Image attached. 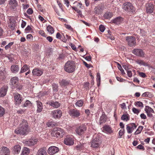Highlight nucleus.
Wrapping results in <instances>:
<instances>
[{"mask_svg":"<svg viewBox=\"0 0 155 155\" xmlns=\"http://www.w3.org/2000/svg\"><path fill=\"white\" fill-rule=\"evenodd\" d=\"M43 70L38 68H35L32 71L33 75L34 76H40L43 73Z\"/></svg>","mask_w":155,"mask_h":155,"instance_id":"nucleus-17","label":"nucleus"},{"mask_svg":"<svg viewBox=\"0 0 155 155\" xmlns=\"http://www.w3.org/2000/svg\"><path fill=\"white\" fill-rule=\"evenodd\" d=\"M28 69L29 68H28L27 65L26 64H25L21 68L20 73H21L25 72L27 71Z\"/></svg>","mask_w":155,"mask_h":155,"instance_id":"nucleus-35","label":"nucleus"},{"mask_svg":"<svg viewBox=\"0 0 155 155\" xmlns=\"http://www.w3.org/2000/svg\"><path fill=\"white\" fill-rule=\"evenodd\" d=\"M27 12L28 14L29 15H31L33 13V11L32 8H30L28 9L27 10Z\"/></svg>","mask_w":155,"mask_h":155,"instance_id":"nucleus-56","label":"nucleus"},{"mask_svg":"<svg viewBox=\"0 0 155 155\" xmlns=\"http://www.w3.org/2000/svg\"><path fill=\"white\" fill-rule=\"evenodd\" d=\"M37 140L36 139H31L25 142V144L28 146L34 145L37 143Z\"/></svg>","mask_w":155,"mask_h":155,"instance_id":"nucleus-18","label":"nucleus"},{"mask_svg":"<svg viewBox=\"0 0 155 155\" xmlns=\"http://www.w3.org/2000/svg\"><path fill=\"white\" fill-rule=\"evenodd\" d=\"M28 123L27 121L23 120L19 127L15 130V133L17 134H26L28 131Z\"/></svg>","mask_w":155,"mask_h":155,"instance_id":"nucleus-1","label":"nucleus"},{"mask_svg":"<svg viewBox=\"0 0 155 155\" xmlns=\"http://www.w3.org/2000/svg\"><path fill=\"white\" fill-rule=\"evenodd\" d=\"M132 111L134 113L137 114L139 113L140 111L138 109L134 107L132 108Z\"/></svg>","mask_w":155,"mask_h":155,"instance_id":"nucleus-50","label":"nucleus"},{"mask_svg":"<svg viewBox=\"0 0 155 155\" xmlns=\"http://www.w3.org/2000/svg\"><path fill=\"white\" fill-rule=\"evenodd\" d=\"M103 9L102 6L98 5L94 9V12L96 14H101L103 12Z\"/></svg>","mask_w":155,"mask_h":155,"instance_id":"nucleus-19","label":"nucleus"},{"mask_svg":"<svg viewBox=\"0 0 155 155\" xmlns=\"http://www.w3.org/2000/svg\"><path fill=\"white\" fill-rule=\"evenodd\" d=\"M146 32H145L144 30L142 29L140 30V34L142 36H145L146 35Z\"/></svg>","mask_w":155,"mask_h":155,"instance_id":"nucleus-63","label":"nucleus"},{"mask_svg":"<svg viewBox=\"0 0 155 155\" xmlns=\"http://www.w3.org/2000/svg\"><path fill=\"white\" fill-rule=\"evenodd\" d=\"M83 104V102L81 100H80L77 101L76 103V105L78 107L82 106Z\"/></svg>","mask_w":155,"mask_h":155,"instance_id":"nucleus-41","label":"nucleus"},{"mask_svg":"<svg viewBox=\"0 0 155 155\" xmlns=\"http://www.w3.org/2000/svg\"><path fill=\"white\" fill-rule=\"evenodd\" d=\"M74 4H75L76 6V7L81 8H82V4L81 2H75L74 3Z\"/></svg>","mask_w":155,"mask_h":155,"instance_id":"nucleus-45","label":"nucleus"},{"mask_svg":"<svg viewBox=\"0 0 155 155\" xmlns=\"http://www.w3.org/2000/svg\"><path fill=\"white\" fill-rule=\"evenodd\" d=\"M38 33L39 34L41 35L42 36L45 37H46L45 34L43 31L42 30H40Z\"/></svg>","mask_w":155,"mask_h":155,"instance_id":"nucleus-58","label":"nucleus"},{"mask_svg":"<svg viewBox=\"0 0 155 155\" xmlns=\"http://www.w3.org/2000/svg\"><path fill=\"white\" fill-rule=\"evenodd\" d=\"M69 114L71 116L74 118L78 117L80 115L79 110L74 109L70 110Z\"/></svg>","mask_w":155,"mask_h":155,"instance_id":"nucleus-9","label":"nucleus"},{"mask_svg":"<svg viewBox=\"0 0 155 155\" xmlns=\"http://www.w3.org/2000/svg\"><path fill=\"white\" fill-rule=\"evenodd\" d=\"M76 68L75 63L73 61H68L65 64L64 70L68 73L74 72Z\"/></svg>","mask_w":155,"mask_h":155,"instance_id":"nucleus-2","label":"nucleus"},{"mask_svg":"<svg viewBox=\"0 0 155 155\" xmlns=\"http://www.w3.org/2000/svg\"><path fill=\"white\" fill-rule=\"evenodd\" d=\"M87 129L86 127L84 124H82L76 128L75 130L76 133L79 135H81L84 134Z\"/></svg>","mask_w":155,"mask_h":155,"instance_id":"nucleus-6","label":"nucleus"},{"mask_svg":"<svg viewBox=\"0 0 155 155\" xmlns=\"http://www.w3.org/2000/svg\"><path fill=\"white\" fill-rule=\"evenodd\" d=\"M143 128V127L142 126H140L139 127L136 131L134 133L135 135H137L140 134Z\"/></svg>","mask_w":155,"mask_h":155,"instance_id":"nucleus-37","label":"nucleus"},{"mask_svg":"<svg viewBox=\"0 0 155 155\" xmlns=\"http://www.w3.org/2000/svg\"><path fill=\"white\" fill-rule=\"evenodd\" d=\"M11 69L13 73H16L19 71V68L18 65H13L11 66Z\"/></svg>","mask_w":155,"mask_h":155,"instance_id":"nucleus-24","label":"nucleus"},{"mask_svg":"<svg viewBox=\"0 0 155 155\" xmlns=\"http://www.w3.org/2000/svg\"><path fill=\"white\" fill-rule=\"evenodd\" d=\"M64 26L66 28L70 30H72L73 29V28L71 27V26L70 25L65 24L64 25Z\"/></svg>","mask_w":155,"mask_h":155,"instance_id":"nucleus-60","label":"nucleus"},{"mask_svg":"<svg viewBox=\"0 0 155 155\" xmlns=\"http://www.w3.org/2000/svg\"><path fill=\"white\" fill-rule=\"evenodd\" d=\"M13 42H11L5 47L6 50H8L11 47V46L13 44Z\"/></svg>","mask_w":155,"mask_h":155,"instance_id":"nucleus-47","label":"nucleus"},{"mask_svg":"<svg viewBox=\"0 0 155 155\" xmlns=\"http://www.w3.org/2000/svg\"><path fill=\"white\" fill-rule=\"evenodd\" d=\"M97 85H99L100 84V82L101 80V77L100 74L99 73H97Z\"/></svg>","mask_w":155,"mask_h":155,"instance_id":"nucleus-43","label":"nucleus"},{"mask_svg":"<svg viewBox=\"0 0 155 155\" xmlns=\"http://www.w3.org/2000/svg\"><path fill=\"white\" fill-rule=\"evenodd\" d=\"M150 94V92H145L142 95V97H148L149 96V94Z\"/></svg>","mask_w":155,"mask_h":155,"instance_id":"nucleus-62","label":"nucleus"},{"mask_svg":"<svg viewBox=\"0 0 155 155\" xmlns=\"http://www.w3.org/2000/svg\"><path fill=\"white\" fill-rule=\"evenodd\" d=\"M5 114V110L4 109L0 106V117H2Z\"/></svg>","mask_w":155,"mask_h":155,"instance_id":"nucleus-46","label":"nucleus"},{"mask_svg":"<svg viewBox=\"0 0 155 155\" xmlns=\"http://www.w3.org/2000/svg\"><path fill=\"white\" fill-rule=\"evenodd\" d=\"M11 85L12 89L15 88V86H17L18 84V78L17 77H14L11 79Z\"/></svg>","mask_w":155,"mask_h":155,"instance_id":"nucleus-15","label":"nucleus"},{"mask_svg":"<svg viewBox=\"0 0 155 155\" xmlns=\"http://www.w3.org/2000/svg\"><path fill=\"white\" fill-rule=\"evenodd\" d=\"M59 148L55 146H51L49 147L48 150V153L50 155H53L59 151Z\"/></svg>","mask_w":155,"mask_h":155,"instance_id":"nucleus-14","label":"nucleus"},{"mask_svg":"<svg viewBox=\"0 0 155 155\" xmlns=\"http://www.w3.org/2000/svg\"><path fill=\"white\" fill-rule=\"evenodd\" d=\"M2 151L5 154V155H8L9 150L8 149L5 147H3L2 148Z\"/></svg>","mask_w":155,"mask_h":155,"instance_id":"nucleus-33","label":"nucleus"},{"mask_svg":"<svg viewBox=\"0 0 155 155\" xmlns=\"http://www.w3.org/2000/svg\"><path fill=\"white\" fill-rule=\"evenodd\" d=\"M136 62L140 65H143L145 66L146 65L145 63L142 60H137L136 61Z\"/></svg>","mask_w":155,"mask_h":155,"instance_id":"nucleus-40","label":"nucleus"},{"mask_svg":"<svg viewBox=\"0 0 155 155\" xmlns=\"http://www.w3.org/2000/svg\"><path fill=\"white\" fill-rule=\"evenodd\" d=\"M139 74L140 77L143 78H144L147 77V76L143 72H139Z\"/></svg>","mask_w":155,"mask_h":155,"instance_id":"nucleus-55","label":"nucleus"},{"mask_svg":"<svg viewBox=\"0 0 155 155\" xmlns=\"http://www.w3.org/2000/svg\"><path fill=\"white\" fill-rule=\"evenodd\" d=\"M130 119V117L128 114H123L121 117V119L122 120L127 121Z\"/></svg>","mask_w":155,"mask_h":155,"instance_id":"nucleus-34","label":"nucleus"},{"mask_svg":"<svg viewBox=\"0 0 155 155\" xmlns=\"http://www.w3.org/2000/svg\"><path fill=\"white\" fill-rule=\"evenodd\" d=\"M33 36L31 34H28L27 35L26 37L28 41H31V40H32L33 39Z\"/></svg>","mask_w":155,"mask_h":155,"instance_id":"nucleus-52","label":"nucleus"},{"mask_svg":"<svg viewBox=\"0 0 155 155\" xmlns=\"http://www.w3.org/2000/svg\"><path fill=\"white\" fill-rule=\"evenodd\" d=\"M126 129L127 133L129 134L131 133L133 130L130 126L128 125H127Z\"/></svg>","mask_w":155,"mask_h":155,"instance_id":"nucleus-44","label":"nucleus"},{"mask_svg":"<svg viewBox=\"0 0 155 155\" xmlns=\"http://www.w3.org/2000/svg\"><path fill=\"white\" fill-rule=\"evenodd\" d=\"M15 104L16 105H19L23 101V99L20 94L18 93L14 94Z\"/></svg>","mask_w":155,"mask_h":155,"instance_id":"nucleus-7","label":"nucleus"},{"mask_svg":"<svg viewBox=\"0 0 155 155\" xmlns=\"http://www.w3.org/2000/svg\"><path fill=\"white\" fill-rule=\"evenodd\" d=\"M123 21V18L121 17H117L111 21L112 23L117 24H120Z\"/></svg>","mask_w":155,"mask_h":155,"instance_id":"nucleus-26","label":"nucleus"},{"mask_svg":"<svg viewBox=\"0 0 155 155\" xmlns=\"http://www.w3.org/2000/svg\"><path fill=\"white\" fill-rule=\"evenodd\" d=\"M135 105L139 107H143V104L140 101L135 102Z\"/></svg>","mask_w":155,"mask_h":155,"instance_id":"nucleus-42","label":"nucleus"},{"mask_svg":"<svg viewBox=\"0 0 155 155\" xmlns=\"http://www.w3.org/2000/svg\"><path fill=\"white\" fill-rule=\"evenodd\" d=\"M103 129L105 132L109 133H111L112 132L111 127L108 125H106L104 126L103 127Z\"/></svg>","mask_w":155,"mask_h":155,"instance_id":"nucleus-29","label":"nucleus"},{"mask_svg":"<svg viewBox=\"0 0 155 155\" xmlns=\"http://www.w3.org/2000/svg\"><path fill=\"white\" fill-rule=\"evenodd\" d=\"M144 110L147 113L148 117L150 118L153 117L152 113H154V111L151 107L149 106H146Z\"/></svg>","mask_w":155,"mask_h":155,"instance_id":"nucleus-13","label":"nucleus"},{"mask_svg":"<svg viewBox=\"0 0 155 155\" xmlns=\"http://www.w3.org/2000/svg\"><path fill=\"white\" fill-rule=\"evenodd\" d=\"M54 91L57 92V91L58 86L56 84H54L52 85Z\"/></svg>","mask_w":155,"mask_h":155,"instance_id":"nucleus-54","label":"nucleus"},{"mask_svg":"<svg viewBox=\"0 0 155 155\" xmlns=\"http://www.w3.org/2000/svg\"><path fill=\"white\" fill-rule=\"evenodd\" d=\"M47 104H49L51 106L55 108H57L59 107L61 104L58 102H54L53 101H49L47 103Z\"/></svg>","mask_w":155,"mask_h":155,"instance_id":"nucleus-21","label":"nucleus"},{"mask_svg":"<svg viewBox=\"0 0 155 155\" xmlns=\"http://www.w3.org/2000/svg\"><path fill=\"white\" fill-rule=\"evenodd\" d=\"M48 31L51 34H53L54 32V29L51 25H48L47 28Z\"/></svg>","mask_w":155,"mask_h":155,"instance_id":"nucleus-38","label":"nucleus"},{"mask_svg":"<svg viewBox=\"0 0 155 155\" xmlns=\"http://www.w3.org/2000/svg\"><path fill=\"white\" fill-rule=\"evenodd\" d=\"M53 132H54L55 136L57 137L59 136H62L64 134V130L59 128H54L53 130Z\"/></svg>","mask_w":155,"mask_h":155,"instance_id":"nucleus-8","label":"nucleus"},{"mask_svg":"<svg viewBox=\"0 0 155 155\" xmlns=\"http://www.w3.org/2000/svg\"><path fill=\"white\" fill-rule=\"evenodd\" d=\"M122 8L124 10L130 13H132L135 11V8L133 4L129 2L124 3L123 5Z\"/></svg>","mask_w":155,"mask_h":155,"instance_id":"nucleus-3","label":"nucleus"},{"mask_svg":"<svg viewBox=\"0 0 155 155\" xmlns=\"http://www.w3.org/2000/svg\"><path fill=\"white\" fill-rule=\"evenodd\" d=\"M108 33L109 34V36H107V37L109 38H110L111 40H114V37L113 36H112L110 33V31H108Z\"/></svg>","mask_w":155,"mask_h":155,"instance_id":"nucleus-57","label":"nucleus"},{"mask_svg":"<svg viewBox=\"0 0 155 155\" xmlns=\"http://www.w3.org/2000/svg\"><path fill=\"white\" fill-rule=\"evenodd\" d=\"M17 86H15V88H17V89H18L19 90H20L22 88V85L21 84H18L17 85Z\"/></svg>","mask_w":155,"mask_h":155,"instance_id":"nucleus-61","label":"nucleus"},{"mask_svg":"<svg viewBox=\"0 0 155 155\" xmlns=\"http://www.w3.org/2000/svg\"><path fill=\"white\" fill-rule=\"evenodd\" d=\"M32 28L31 26L29 25H28L27 26V27L25 29V32L26 33L27 32V31H30L31 30Z\"/></svg>","mask_w":155,"mask_h":155,"instance_id":"nucleus-59","label":"nucleus"},{"mask_svg":"<svg viewBox=\"0 0 155 155\" xmlns=\"http://www.w3.org/2000/svg\"><path fill=\"white\" fill-rule=\"evenodd\" d=\"M30 152V150L27 147H25L23 149L22 155H27Z\"/></svg>","mask_w":155,"mask_h":155,"instance_id":"nucleus-31","label":"nucleus"},{"mask_svg":"<svg viewBox=\"0 0 155 155\" xmlns=\"http://www.w3.org/2000/svg\"><path fill=\"white\" fill-rule=\"evenodd\" d=\"M47 126L49 127H53L57 125V124L54 122L52 121H49L46 124Z\"/></svg>","mask_w":155,"mask_h":155,"instance_id":"nucleus-32","label":"nucleus"},{"mask_svg":"<svg viewBox=\"0 0 155 155\" xmlns=\"http://www.w3.org/2000/svg\"><path fill=\"white\" fill-rule=\"evenodd\" d=\"M133 53L137 56L143 57L144 55V53L143 51L139 49H135L133 50Z\"/></svg>","mask_w":155,"mask_h":155,"instance_id":"nucleus-16","label":"nucleus"},{"mask_svg":"<svg viewBox=\"0 0 155 155\" xmlns=\"http://www.w3.org/2000/svg\"><path fill=\"white\" fill-rule=\"evenodd\" d=\"M64 143L66 145L69 146L72 145L74 143V140L72 137L69 136H67L65 138Z\"/></svg>","mask_w":155,"mask_h":155,"instance_id":"nucleus-12","label":"nucleus"},{"mask_svg":"<svg viewBox=\"0 0 155 155\" xmlns=\"http://www.w3.org/2000/svg\"><path fill=\"white\" fill-rule=\"evenodd\" d=\"M113 16V14L110 12H106L104 15V18L109 19L111 18Z\"/></svg>","mask_w":155,"mask_h":155,"instance_id":"nucleus-30","label":"nucleus"},{"mask_svg":"<svg viewBox=\"0 0 155 155\" xmlns=\"http://www.w3.org/2000/svg\"><path fill=\"white\" fill-rule=\"evenodd\" d=\"M105 28L104 27V26L102 25H101L99 26V29L100 30V31L102 32H103L104 31V30H105Z\"/></svg>","mask_w":155,"mask_h":155,"instance_id":"nucleus-49","label":"nucleus"},{"mask_svg":"<svg viewBox=\"0 0 155 155\" xmlns=\"http://www.w3.org/2000/svg\"><path fill=\"white\" fill-rule=\"evenodd\" d=\"M9 26L11 27H12L13 28L15 26V21H14L12 23V21L10 20L9 23Z\"/></svg>","mask_w":155,"mask_h":155,"instance_id":"nucleus-53","label":"nucleus"},{"mask_svg":"<svg viewBox=\"0 0 155 155\" xmlns=\"http://www.w3.org/2000/svg\"><path fill=\"white\" fill-rule=\"evenodd\" d=\"M155 9V4L154 5L153 4L150 3L146 4V10L147 13H152Z\"/></svg>","mask_w":155,"mask_h":155,"instance_id":"nucleus-11","label":"nucleus"},{"mask_svg":"<svg viewBox=\"0 0 155 155\" xmlns=\"http://www.w3.org/2000/svg\"><path fill=\"white\" fill-rule=\"evenodd\" d=\"M32 106V104L29 100L26 101L25 104L23 105V107H31Z\"/></svg>","mask_w":155,"mask_h":155,"instance_id":"nucleus-36","label":"nucleus"},{"mask_svg":"<svg viewBox=\"0 0 155 155\" xmlns=\"http://www.w3.org/2000/svg\"><path fill=\"white\" fill-rule=\"evenodd\" d=\"M126 40L129 46L133 47L136 45V39L135 37L132 36L127 37L126 38Z\"/></svg>","mask_w":155,"mask_h":155,"instance_id":"nucleus-5","label":"nucleus"},{"mask_svg":"<svg viewBox=\"0 0 155 155\" xmlns=\"http://www.w3.org/2000/svg\"><path fill=\"white\" fill-rule=\"evenodd\" d=\"M9 5L12 9H14L18 5V3L16 0H10Z\"/></svg>","mask_w":155,"mask_h":155,"instance_id":"nucleus-23","label":"nucleus"},{"mask_svg":"<svg viewBox=\"0 0 155 155\" xmlns=\"http://www.w3.org/2000/svg\"><path fill=\"white\" fill-rule=\"evenodd\" d=\"M130 126L133 130L135 129L137 127V126L134 123L130 124Z\"/></svg>","mask_w":155,"mask_h":155,"instance_id":"nucleus-51","label":"nucleus"},{"mask_svg":"<svg viewBox=\"0 0 155 155\" xmlns=\"http://www.w3.org/2000/svg\"><path fill=\"white\" fill-rule=\"evenodd\" d=\"M46 151V147H43L40 148L37 152V155H48Z\"/></svg>","mask_w":155,"mask_h":155,"instance_id":"nucleus-20","label":"nucleus"},{"mask_svg":"<svg viewBox=\"0 0 155 155\" xmlns=\"http://www.w3.org/2000/svg\"><path fill=\"white\" fill-rule=\"evenodd\" d=\"M51 115L52 117L54 118H59L61 117L62 112L60 110H56L51 112Z\"/></svg>","mask_w":155,"mask_h":155,"instance_id":"nucleus-10","label":"nucleus"},{"mask_svg":"<svg viewBox=\"0 0 155 155\" xmlns=\"http://www.w3.org/2000/svg\"><path fill=\"white\" fill-rule=\"evenodd\" d=\"M69 83V82L68 81L65 80H62L60 82V84L61 86H64L68 85Z\"/></svg>","mask_w":155,"mask_h":155,"instance_id":"nucleus-39","label":"nucleus"},{"mask_svg":"<svg viewBox=\"0 0 155 155\" xmlns=\"http://www.w3.org/2000/svg\"><path fill=\"white\" fill-rule=\"evenodd\" d=\"M21 149V147L19 145H17L14 146L13 148V150H14V153L15 154L18 153L20 151Z\"/></svg>","mask_w":155,"mask_h":155,"instance_id":"nucleus-27","label":"nucleus"},{"mask_svg":"<svg viewBox=\"0 0 155 155\" xmlns=\"http://www.w3.org/2000/svg\"><path fill=\"white\" fill-rule=\"evenodd\" d=\"M7 89L6 87H3L0 89V97L5 96L6 94Z\"/></svg>","mask_w":155,"mask_h":155,"instance_id":"nucleus-22","label":"nucleus"},{"mask_svg":"<svg viewBox=\"0 0 155 155\" xmlns=\"http://www.w3.org/2000/svg\"><path fill=\"white\" fill-rule=\"evenodd\" d=\"M71 8L74 10L76 12L78 13L80 11H81L79 10L78 8L75 7V6H72L71 7Z\"/></svg>","mask_w":155,"mask_h":155,"instance_id":"nucleus-64","label":"nucleus"},{"mask_svg":"<svg viewBox=\"0 0 155 155\" xmlns=\"http://www.w3.org/2000/svg\"><path fill=\"white\" fill-rule=\"evenodd\" d=\"M107 119V116L104 113L102 114L100 119V124L101 125L104 123L106 121Z\"/></svg>","mask_w":155,"mask_h":155,"instance_id":"nucleus-25","label":"nucleus"},{"mask_svg":"<svg viewBox=\"0 0 155 155\" xmlns=\"http://www.w3.org/2000/svg\"><path fill=\"white\" fill-rule=\"evenodd\" d=\"M37 112L38 113L40 112L42 110V103L38 101H37Z\"/></svg>","mask_w":155,"mask_h":155,"instance_id":"nucleus-28","label":"nucleus"},{"mask_svg":"<svg viewBox=\"0 0 155 155\" xmlns=\"http://www.w3.org/2000/svg\"><path fill=\"white\" fill-rule=\"evenodd\" d=\"M47 53L48 55H50L51 53L53 52V50L51 48H48L47 50Z\"/></svg>","mask_w":155,"mask_h":155,"instance_id":"nucleus-48","label":"nucleus"},{"mask_svg":"<svg viewBox=\"0 0 155 155\" xmlns=\"http://www.w3.org/2000/svg\"><path fill=\"white\" fill-rule=\"evenodd\" d=\"M101 140L98 135H97L91 142V147L94 148L98 147L101 143Z\"/></svg>","mask_w":155,"mask_h":155,"instance_id":"nucleus-4","label":"nucleus"}]
</instances>
